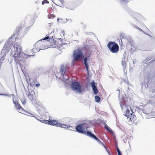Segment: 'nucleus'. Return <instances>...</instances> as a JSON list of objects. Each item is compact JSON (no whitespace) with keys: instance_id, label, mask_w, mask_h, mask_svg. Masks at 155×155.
Segmentation results:
<instances>
[{"instance_id":"25","label":"nucleus","mask_w":155,"mask_h":155,"mask_svg":"<svg viewBox=\"0 0 155 155\" xmlns=\"http://www.w3.org/2000/svg\"><path fill=\"white\" fill-rule=\"evenodd\" d=\"M62 75L64 81L67 80L69 79V77L67 75H64V74Z\"/></svg>"},{"instance_id":"9","label":"nucleus","mask_w":155,"mask_h":155,"mask_svg":"<svg viewBox=\"0 0 155 155\" xmlns=\"http://www.w3.org/2000/svg\"><path fill=\"white\" fill-rule=\"evenodd\" d=\"M38 94H35L34 90L31 91V92L30 91H29L28 97L31 101L35 100L36 98L38 97Z\"/></svg>"},{"instance_id":"20","label":"nucleus","mask_w":155,"mask_h":155,"mask_svg":"<svg viewBox=\"0 0 155 155\" xmlns=\"http://www.w3.org/2000/svg\"><path fill=\"white\" fill-rule=\"evenodd\" d=\"M85 48H87L88 51L90 52L92 51V49L93 48V45H90L89 46L88 45L86 46L85 47Z\"/></svg>"},{"instance_id":"11","label":"nucleus","mask_w":155,"mask_h":155,"mask_svg":"<svg viewBox=\"0 0 155 155\" xmlns=\"http://www.w3.org/2000/svg\"><path fill=\"white\" fill-rule=\"evenodd\" d=\"M53 2L56 5L63 7L64 6L63 3H64L63 0H52Z\"/></svg>"},{"instance_id":"13","label":"nucleus","mask_w":155,"mask_h":155,"mask_svg":"<svg viewBox=\"0 0 155 155\" xmlns=\"http://www.w3.org/2000/svg\"><path fill=\"white\" fill-rule=\"evenodd\" d=\"M129 118V120H128V121L130 122H133L136 119V117L134 114L133 110H131V113L130 114Z\"/></svg>"},{"instance_id":"24","label":"nucleus","mask_w":155,"mask_h":155,"mask_svg":"<svg viewBox=\"0 0 155 155\" xmlns=\"http://www.w3.org/2000/svg\"><path fill=\"white\" fill-rule=\"evenodd\" d=\"M55 17L54 15L52 14H49L48 16V17L49 19H53Z\"/></svg>"},{"instance_id":"31","label":"nucleus","mask_w":155,"mask_h":155,"mask_svg":"<svg viewBox=\"0 0 155 155\" xmlns=\"http://www.w3.org/2000/svg\"><path fill=\"white\" fill-rule=\"evenodd\" d=\"M117 150L118 155H122L119 149L117 147Z\"/></svg>"},{"instance_id":"27","label":"nucleus","mask_w":155,"mask_h":155,"mask_svg":"<svg viewBox=\"0 0 155 155\" xmlns=\"http://www.w3.org/2000/svg\"><path fill=\"white\" fill-rule=\"evenodd\" d=\"M22 27L21 26H19L17 27L16 28V30L18 31H20L21 30Z\"/></svg>"},{"instance_id":"8","label":"nucleus","mask_w":155,"mask_h":155,"mask_svg":"<svg viewBox=\"0 0 155 155\" xmlns=\"http://www.w3.org/2000/svg\"><path fill=\"white\" fill-rule=\"evenodd\" d=\"M45 47L44 42H42V40L38 41L34 45V48L32 49V51H35V48L37 49L38 51L41 49H43Z\"/></svg>"},{"instance_id":"1","label":"nucleus","mask_w":155,"mask_h":155,"mask_svg":"<svg viewBox=\"0 0 155 155\" xmlns=\"http://www.w3.org/2000/svg\"><path fill=\"white\" fill-rule=\"evenodd\" d=\"M12 51L13 57L14 58V60L16 63L20 65L21 63L24 62L26 58L31 56L27 55L24 53L21 52V47L18 42L14 44L13 47L12 48Z\"/></svg>"},{"instance_id":"17","label":"nucleus","mask_w":155,"mask_h":155,"mask_svg":"<svg viewBox=\"0 0 155 155\" xmlns=\"http://www.w3.org/2000/svg\"><path fill=\"white\" fill-rule=\"evenodd\" d=\"M86 134H87L90 137L94 138L95 139L96 137L90 131H86Z\"/></svg>"},{"instance_id":"22","label":"nucleus","mask_w":155,"mask_h":155,"mask_svg":"<svg viewBox=\"0 0 155 155\" xmlns=\"http://www.w3.org/2000/svg\"><path fill=\"white\" fill-rule=\"evenodd\" d=\"M32 80L33 82H31V81H30L29 80L30 85L32 86H33L35 85L37 81V80Z\"/></svg>"},{"instance_id":"3","label":"nucleus","mask_w":155,"mask_h":155,"mask_svg":"<svg viewBox=\"0 0 155 155\" xmlns=\"http://www.w3.org/2000/svg\"><path fill=\"white\" fill-rule=\"evenodd\" d=\"M73 57L76 61H80L84 58V55L81 50L76 49L73 52Z\"/></svg>"},{"instance_id":"16","label":"nucleus","mask_w":155,"mask_h":155,"mask_svg":"<svg viewBox=\"0 0 155 155\" xmlns=\"http://www.w3.org/2000/svg\"><path fill=\"white\" fill-rule=\"evenodd\" d=\"M84 63L85 65V66L86 68V70L87 71H88V68H89V65L87 63V58L86 57L84 59Z\"/></svg>"},{"instance_id":"35","label":"nucleus","mask_w":155,"mask_h":155,"mask_svg":"<svg viewBox=\"0 0 155 155\" xmlns=\"http://www.w3.org/2000/svg\"><path fill=\"white\" fill-rule=\"evenodd\" d=\"M148 87V85H147V87Z\"/></svg>"},{"instance_id":"21","label":"nucleus","mask_w":155,"mask_h":155,"mask_svg":"<svg viewBox=\"0 0 155 155\" xmlns=\"http://www.w3.org/2000/svg\"><path fill=\"white\" fill-rule=\"evenodd\" d=\"M61 125L60 126V127L64 128H70V125L68 124H62L61 123Z\"/></svg>"},{"instance_id":"37","label":"nucleus","mask_w":155,"mask_h":155,"mask_svg":"<svg viewBox=\"0 0 155 155\" xmlns=\"http://www.w3.org/2000/svg\"><path fill=\"white\" fill-rule=\"evenodd\" d=\"M5 45L4 46V48H5Z\"/></svg>"},{"instance_id":"14","label":"nucleus","mask_w":155,"mask_h":155,"mask_svg":"<svg viewBox=\"0 0 155 155\" xmlns=\"http://www.w3.org/2000/svg\"><path fill=\"white\" fill-rule=\"evenodd\" d=\"M91 86L94 94H97L98 93V90L97 87L95 85V83L94 82V81L91 82Z\"/></svg>"},{"instance_id":"30","label":"nucleus","mask_w":155,"mask_h":155,"mask_svg":"<svg viewBox=\"0 0 155 155\" xmlns=\"http://www.w3.org/2000/svg\"><path fill=\"white\" fill-rule=\"evenodd\" d=\"M49 3V2L46 0H44L42 2V5H44L45 4H48Z\"/></svg>"},{"instance_id":"28","label":"nucleus","mask_w":155,"mask_h":155,"mask_svg":"<svg viewBox=\"0 0 155 155\" xmlns=\"http://www.w3.org/2000/svg\"><path fill=\"white\" fill-rule=\"evenodd\" d=\"M95 140H96L99 143L101 144L102 145L103 144V143L98 138H97L96 137L94 139Z\"/></svg>"},{"instance_id":"36","label":"nucleus","mask_w":155,"mask_h":155,"mask_svg":"<svg viewBox=\"0 0 155 155\" xmlns=\"http://www.w3.org/2000/svg\"><path fill=\"white\" fill-rule=\"evenodd\" d=\"M138 15L139 16H140V15Z\"/></svg>"},{"instance_id":"19","label":"nucleus","mask_w":155,"mask_h":155,"mask_svg":"<svg viewBox=\"0 0 155 155\" xmlns=\"http://www.w3.org/2000/svg\"><path fill=\"white\" fill-rule=\"evenodd\" d=\"M105 127L110 133L111 134H113V130L107 125V124L105 125Z\"/></svg>"},{"instance_id":"6","label":"nucleus","mask_w":155,"mask_h":155,"mask_svg":"<svg viewBox=\"0 0 155 155\" xmlns=\"http://www.w3.org/2000/svg\"><path fill=\"white\" fill-rule=\"evenodd\" d=\"M71 88L73 91L80 93L82 91L81 86L78 82L74 81L72 82L71 84Z\"/></svg>"},{"instance_id":"23","label":"nucleus","mask_w":155,"mask_h":155,"mask_svg":"<svg viewBox=\"0 0 155 155\" xmlns=\"http://www.w3.org/2000/svg\"><path fill=\"white\" fill-rule=\"evenodd\" d=\"M95 101L96 102H97V103H99L100 102L101 99H100V97H99L98 96H95Z\"/></svg>"},{"instance_id":"33","label":"nucleus","mask_w":155,"mask_h":155,"mask_svg":"<svg viewBox=\"0 0 155 155\" xmlns=\"http://www.w3.org/2000/svg\"><path fill=\"white\" fill-rule=\"evenodd\" d=\"M102 145H103V146L106 149H107V148L105 146V145L103 143V144H102Z\"/></svg>"},{"instance_id":"10","label":"nucleus","mask_w":155,"mask_h":155,"mask_svg":"<svg viewBox=\"0 0 155 155\" xmlns=\"http://www.w3.org/2000/svg\"><path fill=\"white\" fill-rule=\"evenodd\" d=\"M13 103L14 104L15 107L16 108L17 110H20V112L21 113H23L25 112V110H24L23 108H22L20 105L17 102L14 101V99H13Z\"/></svg>"},{"instance_id":"38","label":"nucleus","mask_w":155,"mask_h":155,"mask_svg":"<svg viewBox=\"0 0 155 155\" xmlns=\"http://www.w3.org/2000/svg\"><path fill=\"white\" fill-rule=\"evenodd\" d=\"M50 24H50V23H49V25H50Z\"/></svg>"},{"instance_id":"4","label":"nucleus","mask_w":155,"mask_h":155,"mask_svg":"<svg viewBox=\"0 0 155 155\" xmlns=\"http://www.w3.org/2000/svg\"><path fill=\"white\" fill-rule=\"evenodd\" d=\"M107 46L110 51L113 53H116L119 50L118 45L114 42H109Z\"/></svg>"},{"instance_id":"12","label":"nucleus","mask_w":155,"mask_h":155,"mask_svg":"<svg viewBox=\"0 0 155 155\" xmlns=\"http://www.w3.org/2000/svg\"><path fill=\"white\" fill-rule=\"evenodd\" d=\"M69 69V68L66 66L62 65L61 67L60 73L62 75L64 74L66 71Z\"/></svg>"},{"instance_id":"2","label":"nucleus","mask_w":155,"mask_h":155,"mask_svg":"<svg viewBox=\"0 0 155 155\" xmlns=\"http://www.w3.org/2000/svg\"><path fill=\"white\" fill-rule=\"evenodd\" d=\"M53 36L47 35L46 37L42 39L43 40H48L50 43V46L54 48H58L62 45V41L58 39H55Z\"/></svg>"},{"instance_id":"15","label":"nucleus","mask_w":155,"mask_h":155,"mask_svg":"<svg viewBox=\"0 0 155 155\" xmlns=\"http://www.w3.org/2000/svg\"><path fill=\"white\" fill-rule=\"evenodd\" d=\"M130 110H133L131 109V108L130 107H129L126 110L125 112L124 113V114L125 116L126 117H128L130 116ZM128 118H129L128 117H127Z\"/></svg>"},{"instance_id":"5","label":"nucleus","mask_w":155,"mask_h":155,"mask_svg":"<svg viewBox=\"0 0 155 155\" xmlns=\"http://www.w3.org/2000/svg\"><path fill=\"white\" fill-rule=\"evenodd\" d=\"M88 127L87 124L84 123L78 125L76 127L75 129L78 132L85 134H86L85 129H87Z\"/></svg>"},{"instance_id":"18","label":"nucleus","mask_w":155,"mask_h":155,"mask_svg":"<svg viewBox=\"0 0 155 155\" xmlns=\"http://www.w3.org/2000/svg\"><path fill=\"white\" fill-rule=\"evenodd\" d=\"M86 134H87L90 137L94 138L95 139L96 137L90 131H86Z\"/></svg>"},{"instance_id":"34","label":"nucleus","mask_w":155,"mask_h":155,"mask_svg":"<svg viewBox=\"0 0 155 155\" xmlns=\"http://www.w3.org/2000/svg\"><path fill=\"white\" fill-rule=\"evenodd\" d=\"M25 102H26V101H24V102H23V104H25Z\"/></svg>"},{"instance_id":"32","label":"nucleus","mask_w":155,"mask_h":155,"mask_svg":"<svg viewBox=\"0 0 155 155\" xmlns=\"http://www.w3.org/2000/svg\"><path fill=\"white\" fill-rule=\"evenodd\" d=\"M35 86L36 87H38L40 86V84L39 83H38L36 84Z\"/></svg>"},{"instance_id":"7","label":"nucleus","mask_w":155,"mask_h":155,"mask_svg":"<svg viewBox=\"0 0 155 155\" xmlns=\"http://www.w3.org/2000/svg\"><path fill=\"white\" fill-rule=\"evenodd\" d=\"M41 121L46 124H48L51 125L56 126L58 127H60L61 125V123L56 120H42Z\"/></svg>"},{"instance_id":"29","label":"nucleus","mask_w":155,"mask_h":155,"mask_svg":"<svg viewBox=\"0 0 155 155\" xmlns=\"http://www.w3.org/2000/svg\"><path fill=\"white\" fill-rule=\"evenodd\" d=\"M95 140H96L99 143L101 144L102 145L103 144V143L98 138H97L96 137L94 139Z\"/></svg>"},{"instance_id":"26","label":"nucleus","mask_w":155,"mask_h":155,"mask_svg":"<svg viewBox=\"0 0 155 155\" xmlns=\"http://www.w3.org/2000/svg\"><path fill=\"white\" fill-rule=\"evenodd\" d=\"M133 26L134 27V28L137 29L138 30L140 31H142V32L143 31H142V29H141L140 28H139V27L137 26V25H133Z\"/></svg>"}]
</instances>
